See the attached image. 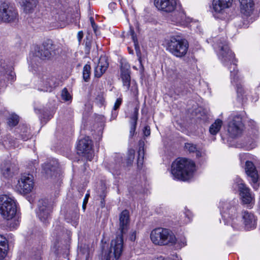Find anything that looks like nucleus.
<instances>
[{
	"label": "nucleus",
	"mask_w": 260,
	"mask_h": 260,
	"mask_svg": "<svg viewBox=\"0 0 260 260\" xmlns=\"http://www.w3.org/2000/svg\"><path fill=\"white\" fill-rule=\"evenodd\" d=\"M52 209L53 205L48 200L42 199L39 201L37 214L42 222H45L49 218Z\"/></svg>",
	"instance_id": "nucleus-17"
},
{
	"label": "nucleus",
	"mask_w": 260,
	"mask_h": 260,
	"mask_svg": "<svg viewBox=\"0 0 260 260\" xmlns=\"http://www.w3.org/2000/svg\"><path fill=\"white\" fill-rule=\"evenodd\" d=\"M32 258L35 260H41V251H38L36 254L33 255Z\"/></svg>",
	"instance_id": "nucleus-47"
},
{
	"label": "nucleus",
	"mask_w": 260,
	"mask_h": 260,
	"mask_svg": "<svg viewBox=\"0 0 260 260\" xmlns=\"http://www.w3.org/2000/svg\"><path fill=\"white\" fill-rule=\"evenodd\" d=\"M196 171L194 162L185 158H178L171 165V174L174 180L189 181Z\"/></svg>",
	"instance_id": "nucleus-2"
},
{
	"label": "nucleus",
	"mask_w": 260,
	"mask_h": 260,
	"mask_svg": "<svg viewBox=\"0 0 260 260\" xmlns=\"http://www.w3.org/2000/svg\"><path fill=\"white\" fill-rule=\"evenodd\" d=\"M143 133L145 136H149L150 134V129L149 126H146L144 127L143 129Z\"/></svg>",
	"instance_id": "nucleus-48"
},
{
	"label": "nucleus",
	"mask_w": 260,
	"mask_h": 260,
	"mask_svg": "<svg viewBox=\"0 0 260 260\" xmlns=\"http://www.w3.org/2000/svg\"><path fill=\"white\" fill-rule=\"evenodd\" d=\"M89 20H90V22L91 23V24L95 23L94 21V19H93V18L92 17H90Z\"/></svg>",
	"instance_id": "nucleus-54"
},
{
	"label": "nucleus",
	"mask_w": 260,
	"mask_h": 260,
	"mask_svg": "<svg viewBox=\"0 0 260 260\" xmlns=\"http://www.w3.org/2000/svg\"><path fill=\"white\" fill-rule=\"evenodd\" d=\"M222 121L217 119L211 125L209 128V132L212 135H216L220 131L222 125Z\"/></svg>",
	"instance_id": "nucleus-32"
},
{
	"label": "nucleus",
	"mask_w": 260,
	"mask_h": 260,
	"mask_svg": "<svg viewBox=\"0 0 260 260\" xmlns=\"http://www.w3.org/2000/svg\"><path fill=\"white\" fill-rule=\"evenodd\" d=\"M138 112L137 110H135V112L133 116L132 117V122H131V127L130 130V134L131 135H133L134 133L136 127L137 125V121L138 119Z\"/></svg>",
	"instance_id": "nucleus-34"
},
{
	"label": "nucleus",
	"mask_w": 260,
	"mask_h": 260,
	"mask_svg": "<svg viewBox=\"0 0 260 260\" xmlns=\"http://www.w3.org/2000/svg\"><path fill=\"white\" fill-rule=\"evenodd\" d=\"M250 122L253 126V128L249 132L248 136L245 138V141L241 146L248 150L252 149L257 146L258 137V129L256 126L255 122L254 121H251Z\"/></svg>",
	"instance_id": "nucleus-16"
},
{
	"label": "nucleus",
	"mask_w": 260,
	"mask_h": 260,
	"mask_svg": "<svg viewBox=\"0 0 260 260\" xmlns=\"http://www.w3.org/2000/svg\"><path fill=\"white\" fill-rule=\"evenodd\" d=\"M176 11L170 18L171 22L177 25L184 26L188 22L186 15L181 8V6L175 11Z\"/></svg>",
	"instance_id": "nucleus-21"
},
{
	"label": "nucleus",
	"mask_w": 260,
	"mask_h": 260,
	"mask_svg": "<svg viewBox=\"0 0 260 260\" xmlns=\"http://www.w3.org/2000/svg\"><path fill=\"white\" fill-rule=\"evenodd\" d=\"M154 5L158 11L165 13L175 12L180 7L179 0H154Z\"/></svg>",
	"instance_id": "nucleus-14"
},
{
	"label": "nucleus",
	"mask_w": 260,
	"mask_h": 260,
	"mask_svg": "<svg viewBox=\"0 0 260 260\" xmlns=\"http://www.w3.org/2000/svg\"><path fill=\"white\" fill-rule=\"evenodd\" d=\"M129 240L132 241H135L136 239V232H133L129 236Z\"/></svg>",
	"instance_id": "nucleus-49"
},
{
	"label": "nucleus",
	"mask_w": 260,
	"mask_h": 260,
	"mask_svg": "<svg viewBox=\"0 0 260 260\" xmlns=\"http://www.w3.org/2000/svg\"><path fill=\"white\" fill-rule=\"evenodd\" d=\"M111 6H113H113H115V3H113V4H111Z\"/></svg>",
	"instance_id": "nucleus-56"
},
{
	"label": "nucleus",
	"mask_w": 260,
	"mask_h": 260,
	"mask_svg": "<svg viewBox=\"0 0 260 260\" xmlns=\"http://www.w3.org/2000/svg\"><path fill=\"white\" fill-rule=\"evenodd\" d=\"M162 45L167 51L178 58L184 57L189 48L187 41L178 35H172L166 38Z\"/></svg>",
	"instance_id": "nucleus-5"
},
{
	"label": "nucleus",
	"mask_w": 260,
	"mask_h": 260,
	"mask_svg": "<svg viewBox=\"0 0 260 260\" xmlns=\"http://www.w3.org/2000/svg\"><path fill=\"white\" fill-rule=\"evenodd\" d=\"M108 63L105 57H101L98 66L94 69L95 76L100 77L107 70Z\"/></svg>",
	"instance_id": "nucleus-26"
},
{
	"label": "nucleus",
	"mask_w": 260,
	"mask_h": 260,
	"mask_svg": "<svg viewBox=\"0 0 260 260\" xmlns=\"http://www.w3.org/2000/svg\"><path fill=\"white\" fill-rule=\"evenodd\" d=\"M213 47L219 59L224 66L228 67L230 71L231 83L236 88L238 98L243 100L245 92L242 85V78L238 75L235 56L229 48L226 39L223 38L222 40L218 39Z\"/></svg>",
	"instance_id": "nucleus-1"
},
{
	"label": "nucleus",
	"mask_w": 260,
	"mask_h": 260,
	"mask_svg": "<svg viewBox=\"0 0 260 260\" xmlns=\"http://www.w3.org/2000/svg\"><path fill=\"white\" fill-rule=\"evenodd\" d=\"M239 157L241 162L245 161V172L247 175L251 178L253 188L257 189L259 186L257 183L260 176L253 162L249 160L251 158L254 159V157L249 153H241L240 154Z\"/></svg>",
	"instance_id": "nucleus-10"
},
{
	"label": "nucleus",
	"mask_w": 260,
	"mask_h": 260,
	"mask_svg": "<svg viewBox=\"0 0 260 260\" xmlns=\"http://www.w3.org/2000/svg\"><path fill=\"white\" fill-rule=\"evenodd\" d=\"M157 260H181L179 258L178 256L177 255H173L172 257L170 258H162V257H159L158 258Z\"/></svg>",
	"instance_id": "nucleus-45"
},
{
	"label": "nucleus",
	"mask_w": 260,
	"mask_h": 260,
	"mask_svg": "<svg viewBox=\"0 0 260 260\" xmlns=\"http://www.w3.org/2000/svg\"><path fill=\"white\" fill-rule=\"evenodd\" d=\"M6 78L7 82L11 83L14 81L15 79V73L12 71L11 68L8 69L4 74V75Z\"/></svg>",
	"instance_id": "nucleus-35"
},
{
	"label": "nucleus",
	"mask_w": 260,
	"mask_h": 260,
	"mask_svg": "<svg viewBox=\"0 0 260 260\" xmlns=\"http://www.w3.org/2000/svg\"><path fill=\"white\" fill-rule=\"evenodd\" d=\"M184 148L186 150H187L189 152H196L197 149L196 145L190 143H185Z\"/></svg>",
	"instance_id": "nucleus-42"
},
{
	"label": "nucleus",
	"mask_w": 260,
	"mask_h": 260,
	"mask_svg": "<svg viewBox=\"0 0 260 260\" xmlns=\"http://www.w3.org/2000/svg\"><path fill=\"white\" fill-rule=\"evenodd\" d=\"M37 0H22V4L26 13H29L37 6Z\"/></svg>",
	"instance_id": "nucleus-30"
},
{
	"label": "nucleus",
	"mask_w": 260,
	"mask_h": 260,
	"mask_svg": "<svg viewBox=\"0 0 260 260\" xmlns=\"http://www.w3.org/2000/svg\"><path fill=\"white\" fill-rule=\"evenodd\" d=\"M58 168V164L54 160L50 161L43 166V173L46 177H51L54 175Z\"/></svg>",
	"instance_id": "nucleus-27"
},
{
	"label": "nucleus",
	"mask_w": 260,
	"mask_h": 260,
	"mask_svg": "<svg viewBox=\"0 0 260 260\" xmlns=\"http://www.w3.org/2000/svg\"><path fill=\"white\" fill-rule=\"evenodd\" d=\"M18 14L16 8L8 1L2 0L0 5V19L5 22H14L18 19Z\"/></svg>",
	"instance_id": "nucleus-12"
},
{
	"label": "nucleus",
	"mask_w": 260,
	"mask_h": 260,
	"mask_svg": "<svg viewBox=\"0 0 260 260\" xmlns=\"http://www.w3.org/2000/svg\"><path fill=\"white\" fill-rule=\"evenodd\" d=\"M240 11L244 19H248V22H252L254 19L251 17L254 10L253 0H240Z\"/></svg>",
	"instance_id": "nucleus-19"
},
{
	"label": "nucleus",
	"mask_w": 260,
	"mask_h": 260,
	"mask_svg": "<svg viewBox=\"0 0 260 260\" xmlns=\"http://www.w3.org/2000/svg\"><path fill=\"white\" fill-rule=\"evenodd\" d=\"M89 197V194L87 193V194H86L85 198L84 199L83 205H82V207L84 210H85L86 208V205L88 202V200Z\"/></svg>",
	"instance_id": "nucleus-46"
},
{
	"label": "nucleus",
	"mask_w": 260,
	"mask_h": 260,
	"mask_svg": "<svg viewBox=\"0 0 260 260\" xmlns=\"http://www.w3.org/2000/svg\"><path fill=\"white\" fill-rule=\"evenodd\" d=\"M122 156L120 154H118L115 156V164H111L109 165V170L113 175H118L119 171L121 167L122 162Z\"/></svg>",
	"instance_id": "nucleus-29"
},
{
	"label": "nucleus",
	"mask_w": 260,
	"mask_h": 260,
	"mask_svg": "<svg viewBox=\"0 0 260 260\" xmlns=\"http://www.w3.org/2000/svg\"><path fill=\"white\" fill-rule=\"evenodd\" d=\"M239 207L237 199L230 201H220L219 208L225 224L231 225L234 229L238 228L240 223V220L237 216Z\"/></svg>",
	"instance_id": "nucleus-4"
},
{
	"label": "nucleus",
	"mask_w": 260,
	"mask_h": 260,
	"mask_svg": "<svg viewBox=\"0 0 260 260\" xmlns=\"http://www.w3.org/2000/svg\"><path fill=\"white\" fill-rule=\"evenodd\" d=\"M144 157V149L143 147H140L138 151L137 164L139 168L142 167Z\"/></svg>",
	"instance_id": "nucleus-37"
},
{
	"label": "nucleus",
	"mask_w": 260,
	"mask_h": 260,
	"mask_svg": "<svg viewBox=\"0 0 260 260\" xmlns=\"http://www.w3.org/2000/svg\"><path fill=\"white\" fill-rule=\"evenodd\" d=\"M135 151L134 149H128L126 159L127 165H131L135 157Z\"/></svg>",
	"instance_id": "nucleus-40"
},
{
	"label": "nucleus",
	"mask_w": 260,
	"mask_h": 260,
	"mask_svg": "<svg viewBox=\"0 0 260 260\" xmlns=\"http://www.w3.org/2000/svg\"><path fill=\"white\" fill-rule=\"evenodd\" d=\"M54 46L51 43H45L41 48H38L36 51V56L41 59H49L53 56Z\"/></svg>",
	"instance_id": "nucleus-20"
},
{
	"label": "nucleus",
	"mask_w": 260,
	"mask_h": 260,
	"mask_svg": "<svg viewBox=\"0 0 260 260\" xmlns=\"http://www.w3.org/2000/svg\"><path fill=\"white\" fill-rule=\"evenodd\" d=\"M5 108L3 107V105L0 102V115L2 114L4 111Z\"/></svg>",
	"instance_id": "nucleus-52"
},
{
	"label": "nucleus",
	"mask_w": 260,
	"mask_h": 260,
	"mask_svg": "<svg viewBox=\"0 0 260 260\" xmlns=\"http://www.w3.org/2000/svg\"><path fill=\"white\" fill-rule=\"evenodd\" d=\"M18 145L12 139L10 135H4L0 138V147L1 148H4L9 149L11 148H15Z\"/></svg>",
	"instance_id": "nucleus-28"
},
{
	"label": "nucleus",
	"mask_w": 260,
	"mask_h": 260,
	"mask_svg": "<svg viewBox=\"0 0 260 260\" xmlns=\"http://www.w3.org/2000/svg\"><path fill=\"white\" fill-rule=\"evenodd\" d=\"M4 77L5 78V79H4V80H6V79H7V78L4 76Z\"/></svg>",
	"instance_id": "nucleus-57"
},
{
	"label": "nucleus",
	"mask_w": 260,
	"mask_h": 260,
	"mask_svg": "<svg viewBox=\"0 0 260 260\" xmlns=\"http://www.w3.org/2000/svg\"><path fill=\"white\" fill-rule=\"evenodd\" d=\"M34 187V179L32 175L22 174L18 180L17 187L20 192L28 193L32 191Z\"/></svg>",
	"instance_id": "nucleus-15"
},
{
	"label": "nucleus",
	"mask_w": 260,
	"mask_h": 260,
	"mask_svg": "<svg viewBox=\"0 0 260 260\" xmlns=\"http://www.w3.org/2000/svg\"><path fill=\"white\" fill-rule=\"evenodd\" d=\"M77 149L79 153L84 154L89 160H91L93 152L91 150V140L89 137L81 139L77 144Z\"/></svg>",
	"instance_id": "nucleus-18"
},
{
	"label": "nucleus",
	"mask_w": 260,
	"mask_h": 260,
	"mask_svg": "<svg viewBox=\"0 0 260 260\" xmlns=\"http://www.w3.org/2000/svg\"><path fill=\"white\" fill-rule=\"evenodd\" d=\"M91 25V26H92V27L93 28V30L94 31V33L96 35H97V30H98V25L95 23H93V24H92Z\"/></svg>",
	"instance_id": "nucleus-51"
},
{
	"label": "nucleus",
	"mask_w": 260,
	"mask_h": 260,
	"mask_svg": "<svg viewBox=\"0 0 260 260\" xmlns=\"http://www.w3.org/2000/svg\"><path fill=\"white\" fill-rule=\"evenodd\" d=\"M32 162L34 166L38 164V161H37V160H34Z\"/></svg>",
	"instance_id": "nucleus-55"
},
{
	"label": "nucleus",
	"mask_w": 260,
	"mask_h": 260,
	"mask_svg": "<svg viewBox=\"0 0 260 260\" xmlns=\"http://www.w3.org/2000/svg\"><path fill=\"white\" fill-rule=\"evenodd\" d=\"M242 218L246 229L251 230L256 227L257 218L252 212L244 211L242 213Z\"/></svg>",
	"instance_id": "nucleus-22"
},
{
	"label": "nucleus",
	"mask_w": 260,
	"mask_h": 260,
	"mask_svg": "<svg viewBox=\"0 0 260 260\" xmlns=\"http://www.w3.org/2000/svg\"><path fill=\"white\" fill-rule=\"evenodd\" d=\"M186 245V240L185 237H181L179 239L176 238V242L175 243L176 248L180 249Z\"/></svg>",
	"instance_id": "nucleus-38"
},
{
	"label": "nucleus",
	"mask_w": 260,
	"mask_h": 260,
	"mask_svg": "<svg viewBox=\"0 0 260 260\" xmlns=\"http://www.w3.org/2000/svg\"><path fill=\"white\" fill-rule=\"evenodd\" d=\"M11 164L9 157H2L0 159V171L5 177H8L11 174Z\"/></svg>",
	"instance_id": "nucleus-25"
},
{
	"label": "nucleus",
	"mask_w": 260,
	"mask_h": 260,
	"mask_svg": "<svg viewBox=\"0 0 260 260\" xmlns=\"http://www.w3.org/2000/svg\"><path fill=\"white\" fill-rule=\"evenodd\" d=\"M0 213L4 218L11 220L9 224L11 230L18 227L19 221L17 212V204L12 196L6 194L0 196Z\"/></svg>",
	"instance_id": "nucleus-3"
},
{
	"label": "nucleus",
	"mask_w": 260,
	"mask_h": 260,
	"mask_svg": "<svg viewBox=\"0 0 260 260\" xmlns=\"http://www.w3.org/2000/svg\"><path fill=\"white\" fill-rule=\"evenodd\" d=\"M61 95L62 99L65 101H69L72 99V96L66 88L62 89Z\"/></svg>",
	"instance_id": "nucleus-41"
},
{
	"label": "nucleus",
	"mask_w": 260,
	"mask_h": 260,
	"mask_svg": "<svg viewBox=\"0 0 260 260\" xmlns=\"http://www.w3.org/2000/svg\"><path fill=\"white\" fill-rule=\"evenodd\" d=\"M152 243L156 246H173L176 242V237L170 229L157 228L150 234Z\"/></svg>",
	"instance_id": "nucleus-7"
},
{
	"label": "nucleus",
	"mask_w": 260,
	"mask_h": 260,
	"mask_svg": "<svg viewBox=\"0 0 260 260\" xmlns=\"http://www.w3.org/2000/svg\"><path fill=\"white\" fill-rule=\"evenodd\" d=\"M91 67L88 64L84 66L83 70V78L85 81L87 82L90 78Z\"/></svg>",
	"instance_id": "nucleus-36"
},
{
	"label": "nucleus",
	"mask_w": 260,
	"mask_h": 260,
	"mask_svg": "<svg viewBox=\"0 0 260 260\" xmlns=\"http://www.w3.org/2000/svg\"><path fill=\"white\" fill-rule=\"evenodd\" d=\"M7 253V243L5 237L0 235V259L5 257Z\"/></svg>",
	"instance_id": "nucleus-31"
},
{
	"label": "nucleus",
	"mask_w": 260,
	"mask_h": 260,
	"mask_svg": "<svg viewBox=\"0 0 260 260\" xmlns=\"http://www.w3.org/2000/svg\"><path fill=\"white\" fill-rule=\"evenodd\" d=\"M15 133L18 137L23 141H26L31 137L30 128L24 124L20 125Z\"/></svg>",
	"instance_id": "nucleus-24"
},
{
	"label": "nucleus",
	"mask_w": 260,
	"mask_h": 260,
	"mask_svg": "<svg viewBox=\"0 0 260 260\" xmlns=\"http://www.w3.org/2000/svg\"><path fill=\"white\" fill-rule=\"evenodd\" d=\"M19 121V116L14 114H10L7 118V124L10 127H13L16 125Z\"/></svg>",
	"instance_id": "nucleus-33"
},
{
	"label": "nucleus",
	"mask_w": 260,
	"mask_h": 260,
	"mask_svg": "<svg viewBox=\"0 0 260 260\" xmlns=\"http://www.w3.org/2000/svg\"><path fill=\"white\" fill-rule=\"evenodd\" d=\"M130 34L131 36L132 39L133 41L134 46L135 47V49L136 51L139 50V46L138 44V39L136 36V35L135 34V31L132 28V27H130Z\"/></svg>",
	"instance_id": "nucleus-39"
},
{
	"label": "nucleus",
	"mask_w": 260,
	"mask_h": 260,
	"mask_svg": "<svg viewBox=\"0 0 260 260\" xmlns=\"http://www.w3.org/2000/svg\"><path fill=\"white\" fill-rule=\"evenodd\" d=\"M232 188L235 190L239 191L243 204L250 208L253 207L254 204V196L250 191V189L246 186L243 181L238 176L234 178Z\"/></svg>",
	"instance_id": "nucleus-9"
},
{
	"label": "nucleus",
	"mask_w": 260,
	"mask_h": 260,
	"mask_svg": "<svg viewBox=\"0 0 260 260\" xmlns=\"http://www.w3.org/2000/svg\"><path fill=\"white\" fill-rule=\"evenodd\" d=\"M121 103H122V99L121 98H118L115 104H114V107H113V110L114 111H116L119 107V106H120V105L121 104Z\"/></svg>",
	"instance_id": "nucleus-44"
},
{
	"label": "nucleus",
	"mask_w": 260,
	"mask_h": 260,
	"mask_svg": "<svg viewBox=\"0 0 260 260\" xmlns=\"http://www.w3.org/2000/svg\"><path fill=\"white\" fill-rule=\"evenodd\" d=\"M233 0H212L210 11L216 18H220L232 7Z\"/></svg>",
	"instance_id": "nucleus-13"
},
{
	"label": "nucleus",
	"mask_w": 260,
	"mask_h": 260,
	"mask_svg": "<svg viewBox=\"0 0 260 260\" xmlns=\"http://www.w3.org/2000/svg\"><path fill=\"white\" fill-rule=\"evenodd\" d=\"M129 212L124 210L121 212L119 215V230L122 235L127 230L129 223ZM123 238L122 235L118 236L112 240L111 243L110 253H113L115 259H118L121 256L123 251Z\"/></svg>",
	"instance_id": "nucleus-6"
},
{
	"label": "nucleus",
	"mask_w": 260,
	"mask_h": 260,
	"mask_svg": "<svg viewBox=\"0 0 260 260\" xmlns=\"http://www.w3.org/2000/svg\"><path fill=\"white\" fill-rule=\"evenodd\" d=\"M83 37V32L82 31H78V34H77V39L79 43L81 42Z\"/></svg>",
	"instance_id": "nucleus-50"
},
{
	"label": "nucleus",
	"mask_w": 260,
	"mask_h": 260,
	"mask_svg": "<svg viewBox=\"0 0 260 260\" xmlns=\"http://www.w3.org/2000/svg\"><path fill=\"white\" fill-rule=\"evenodd\" d=\"M228 120V132L230 136L236 138L241 135L244 128L241 115L237 113H232Z\"/></svg>",
	"instance_id": "nucleus-11"
},
{
	"label": "nucleus",
	"mask_w": 260,
	"mask_h": 260,
	"mask_svg": "<svg viewBox=\"0 0 260 260\" xmlns=\"http://www.w3.org/2000/svg\"><path fill=\"white\" fill-rule=\"evenodd\" d=\"M196 155L197 157H201L202 156V152H200V151H198L197 150V151H196Z\"/></svg>",
	"instance_id": "nucleus-53"
},
{
	"label": "nucleus",
	"mask_w": 260,
	"mask_h": 260,
	"mask_svg": "<svg viewBox=\"0 0 260 260\" xmlns=\"http://www.w3.org/2000/svg\"><path fill=\"white\" fill-rule=\"evenodd\" d=\"M121 78L122 81L123 86L128 90L131 84V76L129 66L127 64H121Z\"/></svg>",
	"instance_id": "nucleus-23"
},
{
	"label": "nucleus",
	"mask_w": 260,
	"mask_h": 260,
	"mask_svg": "<svg viewBox=\"0 0 260 260\" xmlns=\"http://www.w3.org/2000/svg\"><path fill=\"white\" fill-rule=\"evenodd\" d=\"M34 82L38 90L44 92H51L59 83L56 77L45 71L39 73L35 77Z\"/></svg>",
	"instance_id": "nucleus-8"
},
{
	"label": "nucleus",
	"mask_w": 260,
	"mask_h": 260,
	"mask_svg": "<svg viewBox=\"0 0 260 260\" xmlns=\"http://www.w3.org/2000/svg\"><path fill=\"white\" fill-rule=\"evenodd\" d=\"M184 216L185 218L184 219V222L185 223H189L192 219V214L190 211L188 209H185V212H184Z\"/></svg>",
	"instance_id": "nucleus-43"
}]
</instances>
